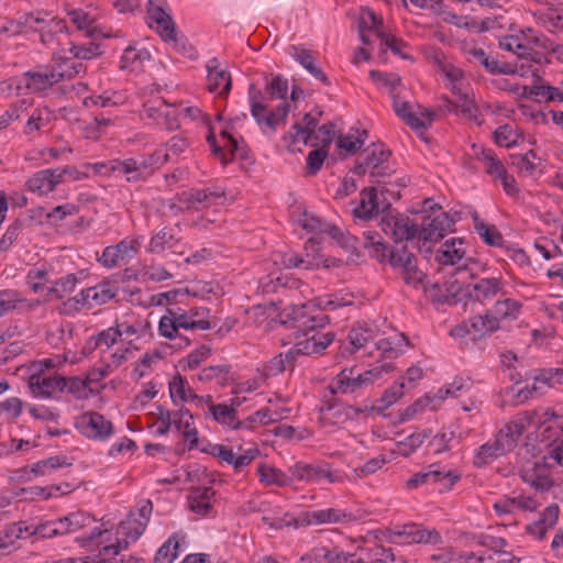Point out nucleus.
<instances>
[{
  "mask_svg": "<svg viewBox=\"0 0 563 563\" xmlns=\"http://www.w3.org/2000/svg\"><path fill=\"white\" fill-rule=\"evenodd\" d=\"M121 339L126 344L133 341L150 338L152 335V324L148 317H143L133 312H128L118 317L114 321Z\"/></svg>",
  "mask_w": 563,
  "mask_h": 563,
  "instance_id": "19",
  "label": "nucleus"
},
{
  "mask_svg": "<svg viewBox=\"0 0 563 563\" xmlns=\"http://www.w3.org/2000/svg\"><path fill=\"white\" fill-rule=\"evenodd\" d=\"M385 537L388 542L400 545L442 543V536L437 529L415 522L395 525L386 530Z\"/></svg>",
  "mask_w": 563,
  "mask_h": 563,
  "instance_id": "6",
  "label": "nucleus"
},
{
  "mask_svg": "<svg viewBox=\"0 0 563 563\" xmlns=\"http://www.w3.org/2000/svg\"><path fill=\"white\" fill-rule=\"evenodd\" d=\"M20 81L31 92H40L49 89L58 82L49 65L24 73Z\"/></svg>",
  "mask_w": 563,
  "mask_h": 563,
  "instance_id": "32",
  "label": "nucleus"
},
{
  "mask_svg": "<svg viewBox=\"0 0 563 563\" xmlns=\"http://www.w3.org/2000/svg\"><path fill=\"white\" fill-rule=\"evenodd\" d=\"M409 346V341L405 334L399 332H391L387 336L377 338L375 342V350L380 353L385 358H396L405 352Z\"/></svg>",
  "mask_w": 563,
  "mask_h": 563,
  "instance_id": "39",
  "label": "nucleus"
},
{
  "mask_svg": "<svg viewBox=\"0 0 563 563\" xmlns=\"http://www.w3.org/2000/svg\"><path fill=\"white\" fill-rule=\"evenodd\" d=\"M353 515L340 508H322L301 511L292 519L295 528L321 525H338L352 521Z\"/></svg>",
  "mask_w": 563,
  "mask_h": 563,
  "instance_id": "15",
  "label": "nucleus"
},
{
  "mask_svg": "<svg viewBox=\"0 0 563 563\" xmlns=\"http://www.w3.org/2000/svg\"><path fill=\"white\" fill-rule=\"evenodd\" d=\"M173 427L181 432L185 441L189 443V448L198 444V430L194 422V417L187 408L180 407L175 410V418L173 419Z\"/></svg>",
  "mask_w": 563,
  "mask_h": 563,
  "instance_id": "43",
  "label": "nucleus"
},
{
  "mask_svg": "<svg viewBox=\"0 0 563 563\" xmlns=\"http://www.w3.org/2000/svg\"><path fill=\"white\" fill-rule=\"evenodd\" d=\"M309 308L306 310L308 314H311V308L318 307L321 310H335L338 308L352 303L351 296H343L342 294H328L320 296L312 301H307Z\"/></svg>",
  "mask_w": 563,
  "mask_h": 563,
  "instance_id": "60",
  "label": "nucleus"
},
{
  "mask_svg": "<svg viewBox=\"0 0 563 563\" xmlns=\"http://www.w3.org/2000/svg\"><path fill=\"white\" fill-rule=\"evenodd\" d=\"M77 283L78 278L75 274H67L51 283L52 285L47 287V296L49 299H62L75 290Z\"/></svg>",
  "mask_w": 563,
  "mask_h": 563,
  "instance_id": "63",
  "label": "nucleus"
},
{
  "mask_svg": "<svg viewBox=\"0 0 563 563\" xmlns=\"http://www.w3.org/2000/svg\"><path fill=\"white\" fill-rule=\"evenodd\" d=\"M178 316V325L184 330H208L210 329L209 309L206 307H194L188 310L175 309Z\"/></svg>",
  "mask_w": 563,
  "mask_h": 563,
  "instance_id": "35",
  "label": "nucleus"
},
{
  "mask_svg": "<svg viewBox=\"0 0 563 563\" xmlns=\"http://www.w3.org/2000/svg\"><path fill=\"white\" fill-rule=\"evenodd\" d=\"M140 247V238H125L114 245L104 247L98 262L106 268L125 265L136 256Z\"/></svg>",
  "mask_w": 563,
  "mask_h": 563,
  "instance_id": "14",
  "label": "nucleus"
},
{
  "mask_svg": "<svg viewBox=\"0 0 563 563\" xmlns=\"http://www.w3.org/2000/svg\"><path fill=\"white\" fill-rule=\"evenodd\" d=\"M456 111H459L465 119L473 122L476 125H482L484 123L483 114L481 113L478 107L475 104L474 95L471 93L460 100L454 104Z\"/></svg>",
  "mask_w": 563,
  "mask_h": 563,
  "instance_id": "64",
  "label": "nucleus"
},
{
  "mask_svg": "<svg viewBox=\"0 0 563 563\" xmlns=\"http://www.w3.org/2000/svg\"><path fill=\"white\" fill-rule=\"evenodd\" d=\"M96 522L95 516L84 510H76L57 518V527L60 529L62 536L76 533L86 528L91 530Z\"/></svg>",
  "mask_w": 563,
  "mask_h": 563,
  "instance_id": "37",
  "label": "nucleus"
},
{
  "mask_svg": "<svg viewBox=\"0 0 563 563\" xmlns=\"http://www.w3.org/2000/svg\"><path fill=\"white\" fill-rule=\"evenodd\" d=\"M301 286H303L301 280L292 278L287 274H280L276 278L266 276L260 282V287L264 294L276 292L279 288L299 289Z\"/></svg>",
  "mask_w": 563,
  "mask_h": 563,
  "instance_id": "58",
  "label": "nucleus"
},
{
  "mask_svg": "<svg viewBox=\"0 0 563 563\" xmlns=\"http://www.w3.org/2000/svg\"><path fill=\"white\" fill-rule=\"evenodd\" d=\"M332 394H352L362 389L358 372L355 368H343L329 384Z\"/></svg>",
  "mask_w": 563,
  "mask_h": 563,
  "instance_id": "42",
  "label": "nucleus"
},
{
  "mask_svg": "<svg viewBox=\"0 0 563 563\" xmlns=\"http://www.w3.org/2000/svg\"><path fill=\"white\" fill-rule=\"evenodd\" d=\"M27 522L19 521L0 531V556L10 553L19 539L29 538Z\"/></svg>",
  "mask_w": 563,
  "mask_h": 563,
  "instance_id": "45",
  "label": "nucleus"
},
{
  "mask_svg": "<svg viewBox=\"0 0 563 563\" xmlns=\"http://www.w3.org/2000/svg\"><path fill=\"white\" fill-rule=\"evenodd\" d=\"M321 112H307L300 121H296L289 131L283 136L282 141L286 150L290 153L300 152L301 145L312 144L327 147L331 144L335 130L332 123H327L316 128Z\"/></svg>",
  "mask_w": 563,
  "mask_h": 563,
  "instance_id": "5",
  "label": "nucleus"
},
{
  "mask_svg": "<svg viewBox=\"0 0 563 563\" xmlns=\"http://www.w3.org/2000/svg\"><path fill=\"white\" fill-rule=\"evenodd\" d=\"M230 366L227 364L211 365L203 367L198 374L197 379L201 383H216L219 386H225L229 382Z\"/></svg>",
  "mask_w": 563,
  "mask_h": 563,
  "instance_id": "61",
  "label": "nucleus"
},
{
  "mask_svg": "<svg viewBox=\"0 0 563 563\" xmlns=\"http://www.w3.org/2000/svg\"><path fill=\"white\" fill-rule=\"evenodd\" d=\"M117 287L103 280L92 287L80 290L76 296L68 298L64 303V312L70 313L81 309H91L109 302L117 295Z\"/></svg>",
  "mask_w": 563,
  "mask_h": 563,
  "instance_id": "8",
  "label": "nucleus"
},
{
  "mask_svg": "<svg viewBox=\"0 0 563 563\" xmlns=\"http://www.w3.org/2000/svg\"><path fill=\"white\" fill-rule=\"evenodd\" d=\"M547 456L548 453L541 457L527 461L519 471L522 481L539 492H547L553 486L548 468L559 466V464L545 461ZM560 467L562 466L560 465Z\"/></svg>",
  "mask_w": 563,
  "mask_h": 563,
  "instance_id": "13",
  "label": "nucleus"
},
{
  "mask_svg": "<svg viewBox=\"0 0 563 563\" xmlns=\"http://www.w3.org/2000/svg\"><path fill=\"white\" fill-rule=\"evenodd\" d=\"M504 289V282L500 277H486L475 282L468 294L472 299L486 303L496 298Z\"/></svg>",
  "mask_w": 563,
  "mask_h": 563,
  "instance_id": "36",
  "label": "nucleus"
},
{
  "mask_svg": "<svg viewBox=\"0 0 563 563\" xmlns=\"http://www.w3.org/2000/svg\"><path fill=\"white\" fill-rule=\"evenodd\" d=\"M291 475V482L298 481L306 484H321L325 481L329 484H342L347 476L338 470H332L327 462L308 464L305 462H296L288 467Z\"/></svg>",
  "mask_w": 563,
  "mask_h": 563,
  "instance_id": "7",
  "label": "nucleus"
},
{
  "mask_svg": "<svg viewBox=\"0 0 563 563\" xmlns=\"http://www.w3.org/2000/svg\"><path fill=\"white\" fill-rule=\"evenodd\" d=\"M537 22L549 32L563 30V9L547 8L534 12Z\"/></svg>",
  "mask_w": 563,
  "mask_h": 563,
  "instance_id": "59",
  "label": "nucleus"
},
{
  "mask_svg": "<svg viewBox=\"0 0 563 563\" xmlns=\"http://www.w3.org/2000/svg\"><path fill=\"white\" fill-rule=\"evenodd\" d=\"M207 87L212 93L227 97L231 90V75L227 67L222 66L218 58L207 62Z\"/></svg>",
  "mask_w": 563,
  "mask_h": 563,
  "instance_id": "26",
  "label": "nucleus"
},
{
  "mask_svg": "<svg viewBox=\"0 0 563 563\" xmlns=\"http://www.w3.org/2000/svg\"><path fill=\"white\" fill-rule=\"evenodd\" d=\"M156 113L157 117H155V119L157 120V123L164 124L168 130L176 129L179 125L176 115L191 120L206 119L201 110L195 106L181 107L177 110V113H175L174 110H169L166 106L164 109H158Z\"/></svg>",
  "mask_w": 563,
  "mask_h": 563,
  "instance_id": "38",
  "label": "nucleus"
},
{
  "mask_svg": "<svg viewBox=\"0 0 563 563\" xmlns=\"http://www.w3.org/2000/svg\"><path fill=\"white\" fill-rule=\"evenodd\" d=\"M559 516L560 507L556 504L549 505L540 512L538 519L526 525L525 531L527 536L537 541L544 540L548 531L556 526Z\"/></svg>",
  "mask_w": 563,
  "mask_h": 563,
  "instance_id": "27",
  "label": "nucleus"
},
{
  "mask_svg": "<svg viewBox=\"0 0 563 563\" xmlns=\"http://www.w3.org/2000/svg\"><path fill=\"white\" fill-rule=\"evenodd\" d=\"M360 196V203L353 210L354 216L361 219H371L376 216L378 213L376 189H364Z\"/></svg>",
  "mask_w": 563,
  "mask_h": 563,
  "instance_id": "56",
  "label": "nucleus"
},
{
  "mask_svg": "<svg viewBox=\"0 0 563 563\" xmlns=\"http://www.w3.org/2000/svg\"><path fill=\"white\" fill-rule=\"evenodd\" d=\"M52 272L53 269L45 264L34 265L26 274V285L34 294L43 291L45 286L52 283Z\"/></svg>",
  "mask_w": 563,
  "mask_h": 563,
  "instance_id": "52",
  "label": "nucleus"
},
{
  "mask_svg": "<svg viewBox=\"0 0 563 563\" xmlns=\"http://www.w3.org/2000/svg\"><path fill=\"white\" fill-rule=\"evenodd\" d=\"M461 478L457 470H448L440 464H431L412 475L407 481L408 488H417L423 484H439L442 490H450Z\"/></svg>",
  "mask_w": 563,
  "mask_h": 563,
  "instance_id": "11",
  "label": "nucleus"
},
{
  "mask_svg": "<svg viewBox=\"0 0 563 563\" xmlns=\"http://www.w3.org/2000/svg\"><path fill=\"white\" fill-rule=\"evenodd\" d=\"M548 424V429H558L563 433V408L558 410L544 409L539 411H523L501 428L517 444L519 438L532 426ZM545 461L563 467V439L549 451Z\"/></svg>",
  "mask_w": 563,
  "mask_h": 563,
  "instance_id": "3",
  "label": "nucleus"
},
{
  "mask_svg": "<svg viewBox=\"0 0 563 563\" xmlns=\"http://www.w3.org/2000/svg\"><path fill=\"white\" fill-rule=\"evenodd\" d=\"M67 390L76 399L85 400L97 395V387L89 386L86 377L81 378L78 376L63 377V391Z\"/></svg>",
  "mask_w": 563,
  "mask_h": 563,
  "instance_id": "51",
  "label": "nucleus"
},
{
  "mask_svg": "<svg viewBox=\"0 0 563 563\" xmlns=\"http://www.w3.org/2000/svg\"><path fill=\"white\" fill-rule=\"evenodd\" d=\"M168 391L172 399V402L175 406L183 407L184 404L191 401L195 396V391L189 385V382L186 377L181 376L179 373L174 375L168 382Z\"/></svg>",
  "mask_w": 563,
  "mask_h": 563,
  "instance_id": "48",
  "label": "nucleus"
},
{
  "mask_svg": "<svg viewBox=\"0 0 563 563\" xmlns=\"http://www.w3.org/2000/svg\"><path fill=\"white\" fill-rule=\"evenodd\" d=\"M29 388L35 398L53 399L56 398L59 393H63V377L32 373L29 378Z\"/></svg>",
  "mask_w": 563,
  "mask_h": 563,
  "instance_id": "25",
  "label": "nucleus"
},
{
  "mask_svg": "<svg viewBox=\"0 0 563 563\" xmlns=\"http://www.w3.org/2000/svg\"><path fill=\"white\" fill-rule=\"evenodd\" d=\"M369 77L376 84L379 89L387 91L393 101L398 99L396 91L401 86V78L395 73H382L378 70H371Z\"/></svg>",
  "mask_w": 563,
  "mask_h": 563,
  "instance_id": "62",
  "label": "nucleus"
},
{
  "mask_svg": "<svg viewBox=\"0 0 563 563\" xmlns=\"http://www.w3.org/2000/svg\"><path fill=\"white\" fill-rule=\"evenodd\" d=\"M301 561L316 563H351V551L339 547L318 545L301 558Z\"/></svg>",
  "mask_w": 563,
  "mask_h": 563,
  "instance_id": "34",
  "label": "nucleus"
},
{
  "mask_svg": "<svg viewBox=\"0 0 563 563\" xmlns=\"http://www.w3.org/2000/svg\"><path fill=\"white\" fill-rule=\"evenodd\" d=\"M249 99L251 103V113L263 132L274 134L277 126L280 123H284L288 115V104L284 102L277 107L276 111L268 110L266 104L260 100L261 91L253 85L249 89Z\"/></svg>",
  "mask_w": 563,
  "mask_h": 563,
  "instance_id": "9",
  "label": "nucleus"
},
{
  "mask_svg": "<svg viewBox=\"0 0 563 563\" xmlns=\"http://www.w3.org/2000/svg\"><path fill=\"white\" fill-rule=\"evenodd\" d=\"M531 44L541 45V37L530 27L520 30L519 34L505 35L499 38V47L517 55L520 59L539 63L541 56Z\"/></svg>",
  "mask_w": 563,
  "mask_h": 563,
  "instance_id": "10",
  "label": "nucleus"
},
{
  "mask_svg": "<svg viewBox=\"0 0 563 563\" xmlns=\"http://www.w3.org/2000/svg\"><path fill=\"white\" fill-rule=\"evenodd\" d=\"M48 65L56 75L58 82L75 77L84 69L82 63L76 60L65 48L54 53Z\"/></svg>",
  "mask_w": 563,
  "mask_h": 563,
  "instance_id": "30",
  "label": "nucleus"
},
{
  "mask_svg": "<svg viewBox=\"0 0 563 563\" xmlns=\"http://www.w3.org/2000/svg\"><path fill=\"white\" fill-rule=\"evenodd\" d=\"M178 316L175 309H167L166 312L161 317L158 322V334L165 339H177L179 338L184 342V346H188L190 341L187 338L179 335V330L183 329L178 325Z\"/></svg>",
  "mask_w": 563,
  "mask_h": 563,
  "instance_id": "50",
  "label": "nucleus"
},
{
  "mask_svg": "<svg viewBox=\"0 0 563 563\" xmlns=\"http://www.w3.org/2000/svg\"><path fill=\"white\" fill-rule=\"evenodd\" d=\"M224 197V191L220 189H191L184 191L178 199L187 208L201 209L217 205Z\"/></svg>",
  "mask_w": 563,
  "mask_h": 563,
  "instance_id": "29",
  "label": "nucleus"
},
{
  "mask_svg": "<svg viewBox=\"0 0 563 563\" xmlns=\"http://www.w3.org/2000/svg\"><path fill=\"white\" fill-rule=\"evenodd\" d=\"M210 454L221 464L230 465L235 473H241L260 455V450L255 445L246 449L239 445L238 451H234L231 446L214 444L210 449Z\"/></svg>",
  "mask_w": 563,
  "mask_h": 563,
  "instance_id": "16",
  "label": "nucleus"
},
{
  "mask_svg": "<svg viewBox=\"0 0 563 563\" xmlns=\"http://www.w3.org/2000/svg\"><path fill=\"white\" fill-rule=\"evenodd\" d=\"M472 155L483 164L486 173L495 179L503 176L506 172L503 163L492 148H485L482 145L474 144L472 146Z\"/></svg>",
  "mask_w": 563,
  "mask_h": 563,
  "instance_id": "47",
  "label": "nucleus"
},
{
  "mask_svg": "<svg viewBox=\"0 0 563 563\" xmlns=\"http://www.w3.org/2000/svg\"><path fill=\"white\" fill-rule=\"evenodd\" d=\"M456 213L450 216L441 208L433 210L431 214L423 216L422 222L418 228V238L426 242H437L443 239L453 230L456 221Z\"/></svg>",
  "mask_w": 563,
  "mask_h": 563,
  "instance_id": "12",
  "label": "nucleus"
},
{
  "mask_svg": "<svg viewBox=\"0 0 563 563\" xmlns=\"http://www.w3.org/2000/svg\"><path fill=\"white\" fill-rule=\"evenodd\" d=\"M382 231L396 243L409 241L418 236L419 224L410 217L401 213H386L380 220Z\"/></svg>",
  "mask_w": 563,
  "mask_h": 563,
  "instance_id": "18",
  "label": "nucleus"
},
{
  "mask_svg": "<svg viewBox=\"0 0 563 563\" xmlns=\"http://www.w3.org/2000/svg\"><path fill=\"white\" fill-rule=\"evenodd\" d=\"M49 14L44 11L30 12L20 14L14 21L10 23L11 27L15 26V33H23L27 31L43 32L49 21Z\"/></svg>",
  "mask_w": 563,
  "mask_h": 563,
  "instance_id": "44",
  "label": "nucleus"
},
{
  "mask_svg": "<svg viewBox=\"0 0 563 563\" xmlns=\"http://www.w3.org/2000/svg\"><path fill=\"white\" fill-rule=\"evenodd\" d=\"M515 446L514 440L500 429L494 439L479 446L475 453L473 463L476 467H483L510 452Z\"/></svg>",
  "mask_w": 563,
  "mask_h": 563,
  "instance_id": "22",
  "label": "nucleus"
},
{
  "mask_svg": "<svg viewBox=\"0 0 563 563\" xmlns=\"http://www.w3.org/2000/svg\"><path fill=\"white\" fill-rule=\"evenodd\" d=\"M435 260L443 266H457V269L465 268L467 258L464 241L461 239L445 241L438 250Z\"/></svg>",
  "mask_w": 563,
  "mask_h": 563,
  "instance_id": "28",
  "label": "nucleus"
},
{
  "mask_svg": "<svg viewBox=\"0 0 563 563\" xmlns=\"http://www.w3.org/2000/svg\"><path fill=\"white\" fill-rule=\"evenodd\" d=\"M75 427L86 438L97 441H106L113 434L112 422L95 411L80 415L76 419Z\"/></svg>",
  "mask_w": 563,
  "mask_h": 563,
  "instance_id": "20",
  "label": "nucleus"
},
{
  "mask_svg": "<svg viewBox=\"0 0 563 563\" xmlns=\"http://www.w3.org/2000/svg\"><path fill=\"white\" fill-rule=\"evenodd\" d=\"M318 243L313 238L309 239L305 245L306 255H298L294 253L286 254L283 257V265L286 268H305V269H313L320 266L330 267L336 265V261L332 258H321V256L317 254L309 253V249L314 251V247Z\"/></svg>",
  "mask_w": 563,
  "mask_h": 563,
  "instance_id": "24",
  "label": "nucleus"
},
{
  "mask_svg": "<svg viewBox=\"0 0 563 563\" xmlns=\"http://www.w3.org/2000/svg\"><path fill=\"white\" fill-rule=\"evenodd\" d=\"M395 113L412 130H427L431 126L434 112L418 104L395 99L393 102Z\"/></svg>",
  "mask_w": 563,
  "mask_h": 563,
  "instance_id": "21",
  "label": "nucleus"
},
{
  "mask_svg": "<svg viewBox=\"0 0 563 563\" xmlns=\"http://www.w3.org/2000/svg\"><path fill=\"white\" fill-rule=\"evenodd\" d=\"M288 54L299 63L313 78L319 80L324 85H330L329 78L322 71V69L317 66L316 58L311 52L306 48L297 45H291L288 47Z\"/></svg>",
  "mask_w": 563,
  "mask_h": 563,
  "instance_id": "41",
  "label": "nucleus"
},
{
  "mask_svg": "<svg viewBox=\"0 0 563 563\" xmlns=\"http://www.w3.org/2000/svg\"><path fill=\"white\" fill-rule=\"evenodd\" d=\"M308 308L309 303L294 305L291 307L289 316L297 323V327L300 330L302 329V332L297 334L296 342L288 351L290 356L319 354L334 340L332 332L317 330L323 327L327 317L323 313L308 314L306 311Z\"/></svg>",
  "mask_w": 563,
  "mask_h": 563,
  "instance_id": "2",
  "label": "nucleus"
},
{
  "mask_svg": "<svg viewBox=\"0 0 563 563\" xmlns=\"http://www.w3.org/2000/svg\"><path fill=\"white\" fill-rule=\"evenodd\" d=\"M389 156L390 152L385 150L382 144H373L365 150L364 161L357 164L355 173L358 175L368 173L376 178L389 176L394 172L388 162Z\"/></svg>",
  "mask_w": 563,
  "mask_h": 563,
  "instance_id": "17",
  "label": "nucleus"
},
{
  "mask_svg": "<svg viewBox=\"0 0 563 563\" xmlns=\"http://www.w3.org/2000/svg\"><path fill=\"white\" fill-rule=\"evenodd\" d=\"M210 416L224 428L231 430L244 429L243 420H240L235 412H233V409L227 406V404H216L214 407H211Z\"/></svg>",
  "mask_w": 563,
  "mask_h": 563,
  "instance_id": "53",
  "label": "nucleus"
},
{
  "mask_svg": "<svg viewBox=\"0 0 563 563\" xmlns=\"http://www.w3.org/2000/svg\"><path fill=\"white\" fill-rule=\"evenodd\" d=\"M351 563H393L395 554L390 549L363 539L352 544Z\"/></svg>",
  "mask_w": 563,
  "mask_h": 563,
  "instance_id": "23",
  "label": "nucleus"
},
{
  "mask_svg": "<svg viewBox=\"0 0 563 563\" xmlns=\"http://www.w3.org/2000/svg\"><path fill=\"white\" fill-rule=\"evenodd\" d=\"M378 336L379 331L374 324L360 323L354 325L347 335L350 353H355L362 349L367 351L371 343L375 345ZM345 349H347V346Z\"/></svg>",
  "mask_w": 563,
  "mask_h": 563,
  "instance_id": "33",
  "label": "nucleus"
},
{
  "mask_svg": "<svg viewBox=\"0 0 563 563\" xmlns=\"http://www.w3.org/2000/svg\"><path fill=\"white\" fill-rule=\"evenodd\" d=\"M59 184L56 169L48 168L33 174L29 178L26 186L31 192L44 196L52 192Z\"/></svg>",
  "mask_w": 563,
  "mask_h": 563,
  "instance_id": "40",
  "label": "nucleus"
},
{
  "mask_svg": "<svg viewBox=\"0 0 563 563\" xmlns=\"http://www.w3.org/2000/svg\"><path fill=\"white\" fill-rule=\"evenodd\" d=\"M260 482L265 486L286 487L291 485V475H287L273 465L261 463L256 470Z\"/></svg>",
  "mask_w": 563,
  "mask_h": 563,
  "instance_id": "49",
  "label": "nucleus"
},
{
  "mask_svg": "<svg viewBox=\"0 0 563 563\" xmlns=\"http://www.w3.org/2000/svg\"><path fill=\"white\" fill-rule=\"evenodd\" d=\"M214 492L210 487H197L188 497L190 509L198 515H207L211 509Z\"/></svg>",
  "mask_w": 563,
  "mask_h": 563,
  "instance_id": "54",
  "label": "nucleus"
},
{
  "mask_svg": "<svg viewBox=\"0 0 563 563\" xmlns=\"http://www.w3.org/2000/svg\"><path fill=\"white\" fill-rule=\"evenodd\" d=\"M378 31H383V21L374 11L362 9L358 18V32L363 44L372 43V35L378 38Z\"/></svg>",
  "mask_w": 563,
  "mask_h": 563,
  "instance_id": "46",
  "label": "nucleus"
},
{
  "mask_svg": "<svg viewBox=\"0 0 563 563\" xmlns=\"http://www.w3.org/2000/svg\"><path fill=\"white\" fill-rule=\"evenodd\" d=\"M152 511V501L144 499L120 521L114 533L104 523L93 526L89 532L75 539L78 547L89 554L81 559H70V563H114L117 556L144 533Z\"/></svg>",
  "mask_w": 563,
  "mask_h": 563,
  "instance_id": "1",
  "label": "nucleus"
},
{
  "mask_svg": "<svg viewBox=\"0 0 563 563\" xmlns=\"http://www.w3.org/2000/svg\"><path fill=\"white\" fill-rule=\"evenodd\" d=\"M147 16L148 25L155 29L163 40H175V25L172 18L161 5L155 4L153 0L148 1Z\"/></svg>",
  "mask_w": 563,
  "mask_h": 563,
  "instance_id": "31",
  "label": "nucleus"
},
{
  "mask_svg": "<svg viewBox=\"0 0 563 563\" xmlns=\"http://www.w3.org/2000/svg\"><path fill=\"white\" fill-rule=\"evenodd\" d=\"M363 235L364 247L368 251L372 258L379 263H388L394 268L401 269L407 284L417 285L421 283L423 275L417 269L416 257L408 251L407 246L388 250L379 233L365 231Z\"/></svg>",
  "mask_w": 563,
  "mask_h": 563,
  "instance_id": "4",
  "label": "nucleus"
},
{
  "mask_svg": "<svg viewBox=\"0 0 563 563\" xmlns=\"http://www.w3.org/2000/svg\"><path fill=\"white\" fill-rule=\"evenodd\" d=\"M471 331L472 339H478L487 333H492L499 328L497 318L489 314L475 316L466 320Z\"/></svg>",
  "mask_w": 563,
  "mask_h": 563,
  "instance_id": "57",
  "label": "nucleus"
},
{
  "mask_svg": "<svg viewBox=\"0 0 563 563\" xmlns=\"http://www.w3.org/2000/svg\"><path fill=\"white\" fill-rule=\"evenodd\" d=\"M111 169L113 176L123 177L128 183H137L143 180L135 157L112 159Z\"/></svg>",
  "mask_w": 563,
  "mask_h": 563,
  "instance_id": "55",
  "label": "nucleus"
}]
</instances>
